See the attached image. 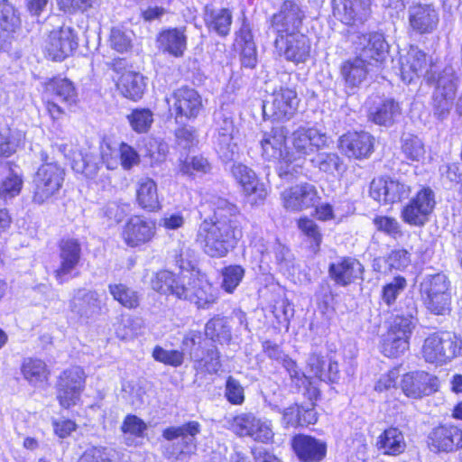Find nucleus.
I'll return each instance as SVG.
<instances>
[{"label":"nucleus","mask_w":462,"mask_h":462,"mask_svg":"<svg viewBox=\"0 0 462 462\" xmlns=\"http://www.w3.org/2000/svg\"><path fill=\"white\" fill-rule=\"evenodd\" d=\"M410 186L397 180L379 178L370 184V196L379 203L393 204L409 197Z\"/></svg>","instance_id":"19"},{"label":"nucleus","mask_w":462,"mask_h":462,"mask_svg":"<svg viewBox=\"0 0 462 462\" xmlns=\"http://www.w3.org/2000/svg\"><path fill=\"white\" fill-rule=\"evenodd\" d=\"M294 154L306 160V156L327 146L328 137L315 127L300 126L291 134Z\"/></svg>","instance_id":"18"},{"label":"nucleus","mask_w":462,"mask_h":462,"mask_svg":"<svg viewBox=\"0 0 462 462\" xmlns=\"http://www.w3.org/2000/svg\"><path fill=\"white\" fill-rule=\"evenodd\" d=\"M69 307L77 317L89 319L101 312V296L97 291L80 288L74 291Z\"/></svg>","instance_id":"24"},{"label":"nucleus","mask_w":462,"mask_h":462,"mask_svg":"<svg viewBox=\"0 0 462 462\" xmlns=\"http://www.w3.org/2000/svg\"><path fill=\"white\" fill-rule=\"evenodd\" d=\"M257 416L253 412H241L225 418L227 428L239 437L251 436Z\"/></svg>","instance_id":"42"},{"label":"nucleus","mask_w":462,"mask_h":462,"mask_svg":"<svg viewBox=\"0 0 462 462\" xmlns=\"http://www.w3.org/2000/svg\"><path fill=\"white\" fill-rule=\"evenodd\" d=\"M158 49L175 58L184 55L187 49V35L185 27H175L162 30L156 38Z\"/></svg>","instance_id":"32"},{"label":"nucleus","mask_w":462,"mask_h":462,"mask_svg":"<svg viewBox=\"0 0 462 462\" xmlns=\"http://www.w3.org/2000/svg\"><path fill=\"white\" fill-rule=\"evenodd\" d=\"M427 309L437 315H444L449 310L451 295L450 292H443L437 295L423 298Z\"/></svg>","instance_id":"57"},{"label":"nucleus","mask_w":462,"mask_h":462,"mask_svg":"<svg viewBox=\"0 0 462 462\" xmlns=\"http://www.w3.org/2000/svg\"><path fill=\"white\" fill-rule=\"evenodd\" d=\"M409 26L417 34H430L439 23V10L431 4L414 2L408 8Z\"/></svg>","instance_id":"10"},{"label":"nucleus","mask_w":462,"mask_h":462,"mask_svg":"<svg viewBox=\"0 0 462 462\" xmlns=\"http://www.w3.org/2000/svg\"><path fill=\"white\" fill-rule=\"evenodd\" d=\"M298 227L312 243L311 247L313 251L317 252L322 241V235L319 226L314 220L304 217L298 221Z\"/></svg>","instance_id":"59"},{"label":"nucleus","mask_w":462,"mask_h":462,"mask_svg":"<svg viewBox=\"0 0 462 462\" xmlns=\"http://www.w3.org/2000/svg\"><path fill=\"white\" fill-rule=\"evenodd\" d=\"M367 64L359 57L348 60L343 63L341 75L347 87L352 88L358 87L365 80L368 72Z\"/></svg>","instance_id":"39"},{"label":"nucleus","mask_w":462,"mask_h":462,"mask_svg":"<svg viewBox=\"0 0 462 462\" xmlns=\"http://www.w3.org/2000/svg\"><path fill=\"white\" fill-rule=\"evenodd\" d=\"M400 116V107L393 100H385L369 114L370 119L380 125H391Z\"/></svg>","instance_id":"44"},{"label":"nucleus","mask_w":462,"mask_h":462,"mask_svg":"<svg viewBox=\"0 0 462 462\" xmlns=\"http://www.w3.org/2000/svg\"><path fill=\"white\" fill-rule=\"evenodd\" d=\"M401 149L406 159L412 162H419L425 155L423 142L417 135L410 133L402 134Z\"/></svg>","instance_id":"48"},{"label":"nucleus","mask_w":462,"mask_h":462,"mask_svg":"<svg viewBox=\"0 0 462 462\" xmlns=\"http://www.w3.org/2000/svg\"><path fill=\"white\" fill-rule=\"evenodd\" d=\"M46 91L51 97L47 102V110L52 119H60L66 107L76 104L78 94L74 84L68 79H53L46 85Z\"/></svg>","instance_id":"6"},{"label":"nucleus","mask_w":462,"mask_h":462,"mask_svg":"<svg viewBox=\"0 0 462 462\" xmlns=\"http://www.w3.org/2000/svg\"><path fill=\"white\" fill-rule=\"evenodd\" d=\"M286 141L287 130L284 126L277 125L263 131L259 140L262 158L268 162H277L288 152Z\"/></svg>","instance_id":"25"},{"label":"nucleus","mask_w":462,"mask_h":462,"mask_svg":"<svg viewBox=\"0 0 462 462\" xmlns=\"http://www.w3.org/2000/svg\"><path fill=\"white\" fill-rule=\"evenodd\" d=\"M334 14L350 26L363 24L371 14L370 0H334Z\"/></svg>","instance_id":"23"},{"label":"nucleus","mask_w":462,"mask_h":462,"mask_svg":"<svg viewBox=\"0 0 462 462\" xmlns=\"http://www.w3.org/2000/svg\"><path fill=\"white\" fill-rule=\"evenodd\" d=\"M232 23V13L227 8L213 11L210 14L208 28L220 36H226L230 32Z\"/></svg>","instance_id":"50"},{"label":"nucleus","mask_w":462,"mask_h":462,"mask_svg":"<svg viewBox=\"0 0 462 462\" xmlns=\"http://www.w3.org/2000/svg\"><path fill=\"white\" fill-rule=\"evenodd\" d=\"M273 437L274 432L272 420L257 417L250 438L258 442L269 443L273 441Z\"/></svg>","instance_id":"58"},{"label":"nucleus","mask_w":462,"mask_h":462,"mask_svg":"<svg viewBox=\"0 0 462 462\" xmlns=\"http://www.w3.org/2000/svg\"><path fill=\"white\" fill-rule=\"evenodd\" d=\"M221 287L227 293H232L245 276V270L237 264L228 265L221 270Z\"/></svg>","instance_id":"51"},{"label":"nucleus","mask_w":462,"mask_h":462,"mask_svg":"<svg viewBox=\"0 0 462 462\" xmlns=\"http://www.w3.org/2000/svg\"><path fill=\"white\" fill-rule=\"evenodd\" d=\"M300 104L295 89L280 87L271 95V100L263 105V114L274 120H290L297 112Z\"/></svg>","instance_id":"9"},{"label":"nucleus","mask_w":462,"mask_h":462,"mask_svg":"<svg viewBox=\"0 0 462 462\" xmlns=\"http://www.w3.org/2000/svg\"><path fill=\"white\" fill-rule=\"evenodd\" d=\"M429 446L435 452H452L462 448V430L454 425H440L429 435Z\"/></svg>","instance_id":"28"},{"label":"nucleus","mask_w":462,"mask_h":462,"mask_svg":"<svg viewBox=\"0 0 462 462\" xmlns=\"http://www.w3.org/2000/svg\"><path fill=\"white\" fill-rule=\"evenodd\" d=\"M152 357L166 365L179 367L183 364L184 353L180 350H168L160 346H156L152 351Z\"/></svg>","instance_id":"55"},{"label":"nucleus","mask_w":462,"mask_h":462,"mask_svg":"<svg viewBox=\"0 0 462 462\" xmlns=\"http://www.w3.org/2000/svg\"><path fill=\"white\" fill-rule=\"evenodd\" d=\"M86 374L80 366H71L59 376L56 389L61 407L69 409L77 404L84 389Z\"/></svg>","instance_id":"5"},{"label":"nucleus","mask_w":462,"mask_h":462,"mask_svg":"<svg viewBox=\"0 0 462 462\" xmlns=\"http://www.w3.org/2000/svg\"><path fill=\"white\" fill-rule=\"evenodd\" d=\"M177 298L189 300L198 308L208 309L216 302L217 292L207 281L193 279L184 282L182 288L177 291Z\"/></svg>","instance_id":"21"},{"label":"nucleus","mask_w":462,"mask_h":462,"mask_svg":"<svg viewBox=\"0 0 462 462\" xmlns=\"http://www.w3.org/2000/svg\"><path fill=\"white\" fill-rule=\"evenodd\" d=\"M292 448L299 459L303 462L320 461L325 457L327 452L324 442L306 435L294 437Z\"/></svg>","instance_id":"33"},{"label":"nucleus","mask_w":462,"mask_h":462,"mask_svg":"<svg viewBox=\"0 0 462 462\" xmlns=\"http://www.w3.org/2000/svg\"><path fill=\"white\" fill-rule=\"evenodd\" d=\"M432 61L424 51L417 47H411L401 63V76L404 82L411 83L416 78L427 77L428 81L434 80L430 76Z\"/></svg>","instance_id":"16"},{"label":"nucleus","mask_w":462,"mask_h":462,"mask_svg":"<svg viewBox=\"0 0 462 462\" xmlns=\"http://www.w3.org/2000/svg\"><path fill=\"white\" fill-rule=\"evenodd\" d=\"M406 287V280L403 277L397 276L393 281L383 287L382 299L388 305L391 306L395 302L397 297Z\"/></svg>","instance_id":"60"},{"label":"nucleus","mask_w":462,"mask_h":462,"mask_svg":"<svg viewBox=\"0 0 462 462\" xmlns=\"http://www.w3.org/2000/svg\"><path fill=\"white\" fill-rule=\"evenodd\" d=\"M146 429V423L137 416L132 414L125 416L121 426V430L124 433H128L135 437H143Z\"/></svg>","instance_id":"64"},{"label":"nucleus","mask_w":462,"mask_h":462,"mask_svg":"<svg viewBox=\"0 0 462 462\" xmlns=\"http://www.w3.org/2000/svg\"><path fill=\"white\" fill-rule=\"evenodd\" d=\"M81 256V247L75 239L62 240L60 245V264L54 271V277L62 284L78 275L76 271Z\"/></svg>","instance_id":"14"},{"label":"nucleus","mask_w":462,"mask_h":462,"mask_svg":"<svg viewBox=\"0 0 462 462\" xmlns=\"http://www.w3.org/2000/svg\"><path fill=\"white\" fill-rule=\"evenodd\" d=\"M414 308H411L407 315H396L393 318L381 344V352L385 356L398 357L409 349V338L414 328Z\"/></svg>","instance_id":"2"},{"label":"nucleus","mask_w":462,"mask_h":462,"mask_svg":"<svg viewBox=\"0 0 462 462\" xmlns=\"http://www.w3.org/2000/svg\"><path fill=\"white\" fill-rule=\"evenodd\" d=\"M79 462H118V453L107 447H92L79 457Z\"/></svg>","instance_id":"49"},{"label":"nucleus","mask_w":462,"mask_h":462,"mask_svg":"<svg viewBox=\"0 0 462 462\" xmlns=\"http://www.w3.org/2000/svg\"><path fill=\"white\" fill-rule=\"evenodd\" d=\"M457 92V79L452 69H445L437 80V88L433 96L434 114L440 119L445 118L453 107Z\"/></svg>","instance_id":"13"},{"label":"nucleus","mask_w":462,"mask_h":462,"mask_svg":"<svg viewBox=\"0 0 462 462\" xmlns=\"http://www.w3.org/2000/svg\"><path fill=\"white\" fill-rule=\"evenodd\" d=\"M312 164L321 171L334 173L339 171L342 162L339 156L334 152H321L311 160Z\"/></svg>","instance_id":"54"},{"label":"nucleus","mask_w":462,"mask_h":462,"mask_svg":"<svg viewBox=\"0 0 462 462\" xmlns=\"http://www.w3.org/2000/svg\"><path fill=\"white\" fill-rule=\"evenodd\" d=\"M339 148L348 157L365 158L373 152L374 137L366 132L347 133L340 137Z\"/></svg>","instance_id":"31"},{"label":"nucleus","mask_w":462,"mask_h":462,"mask_svg":"<svg viewBox=\"0 0 462 462\" xmlns=\"http://www.w3.org/2000/svg\"><path fill=\"white\" fill-rule=\"evenodd\" d=\"M108 291L125 308L134 309L139 305L138 293L124 283L108 284Z\"/></svg>","instance_id":"45"},{"label":"nucleus","mask_w":462,"mask_h":462,"mask_svg":"<svg viewBox=\"0 0 462 462\" xmlns=\"http://www.w3.org/2000/svg\"><path fill=\"white\" fill-rule=\"evenodd\" d=\"M214 220H204L199 227L197 242L210 257H225L243 236L242 220L236 205L217 198L213 202Z\"/></svg>","instance_id":"1"},{"label":"nucleus","mask_w":462,"mask_h":462,"mask_svg":"<svg viewBox=\"0 0 462 462\" xmlns=\"http://www.w3.org/2000/svg\"><path fill=\"white\" fill-rule=\"evenodd\" d=\"M449 283L445 274L425 275L420 282L422 298L449 291Z\"/></svg>","instance_id":"47"},{"label":"nucleus","mask_w":462,"mask_h":462,"mask_svg":"<svg viewBox=\"0 0 462 462\" xmlns=\"http://www.w3.org/2000/svg\"><path fill=\"white\" fill-rule=\"evenodd\" d=\"M205 334L221 344H227L232 338L231 327L225 317L217 316L209 319L205 327Z\"/></svg>","instance_id":"43"},{"label":"nucleus","mask_w":462,"mask_h":462,"mask_svg":"<svg viewBox=\"0 0 462 462\" xmlns=\"http://www.w3.org/2000/svg\"><path fill=\"white\" fill-rule=\"evenodd\" d=\"M132 32L113 28L110 35V44L118 52L127 51L132 45Z\"/></svg>","instance_id":"62"},{"label":"nucleus","mask_w":462,"mask_h":462,"mask_svg":"<svg viewBox=\"0 0 462 462\" xmlns=\"http://www.w3.org/2000/svg\"><path fill=\"white\" fill-rule=\"evenodd\" d=\"M436 205L435 193L430 188H422L403 207L402 210V220L414 226H422L430 219Z\"/></svg>","instance_id":"7"},{"label":"nucleus","mask_w":462,"mask_h":462,"mask_svg":"<svg viewBox=\"0 0 462 462\" xmlns=\"http://www.w3.org/2000/svg\"><path fill=\"white\" fill-rule=\"evenodd\" d=\"M225 397L234 405H242L245 402V390L241 383L232 376H228L225 386Z\"/></svg>","instance_id":"61"},{"label":"nucleus","mask_w":462,"mask_h":462,"mask_svg":"<svg viewBox=\"0 0 462 462\" xmlns=\"http://www.w3.org/2000/svg\"><path fill=\"white\" fill-rule=\"evenodd\" d=\"M184 285V282L177 278L169 271L158 272L152 280V287L154 291L166 295L177 297V291Z\"/></svg>","instance_id":"41"},{"label":"nucleus","mask_w":462,"mask_h":462,"mask_svg":"<svg viewBox=\"0 0 462 462\" xmlns=\"http://www.w3.org/2000/svg\"><path fill=\"white\" fill-rule=\"evenodd\" d=\"M220 355L218 350L213 346L207 351V356L201 357L200 355H191V360L194 361V368L199 373L217 374L221 368Z\"/></svg>","instance_id":"46"},{"label":"nucleus","mask_w":462,"mask_h":462,"mask_svg":"<svg viewBox=\"0 0 462 462\" xmlns=\"http://www.w3.org/2000/svg\"><path fill=\"white\" fill-rule=\"evenodd\" d=\"M136 200L138 205L150 212L161 208L156 182L148 177L141 178L136 185Z\"/></svg>","instance_id":"35"},{"label":"nucleus","mask_w":462,"mask_h":462,"mask_svg":"<svg viewBox=\"0 0 462 462\" xmlns=\"http://www.w3.org/2000/svg\"><path fill=\"white\" fill-rule=\"evenodd\" d=\"M21 371L23 378L33 386H42L50 376V370L44 361L38 358H25Z\"/></svg>","instance_id":"36"},{"label":"nucleus","mask_w":462,"mask_h":462,"mask_svg":"<svg viewBox=\"0 0 462 462\" xmlns=\"http://www.w3.org/2000/svg\"><path fill=\"white\" fill-rule=\"evenodd\" d=\"M78 42L74 31L70 27H60L51 32L44 49L47 55L53 60H62L77 48Z\"/></svg>","instance_id":"20"},{"label":"nucleus","mask_w":462,"mask_h":462,"mask_svg":"<svg viewBox=\"0 0 462 462\" xmlns=\"http://www.w3.org/2000/svg\"><path fill=\"white\" fill-rule=\"evenodd\" d=\"M376 445L383 454L393 456L402 453L406 448L404 436L397 428L385 430L379 436Z\"/></svg>","instance_id":"38"},{"label":"nucleus","mask_w":462,"mask_h":462,"mask_svg":"<svg viewBox=\"0 0 462 462\" xmlns=\"http://www.w3.org/2000/svg\"><path fill=\"white\" fill-rule=\"evenodd\" d=\"M460 349L461 341L455 334L440 332L424 340L421 353L426 362L442 365L456 357Z\"/></svg>","instance_id":"3"},{"label":"nucleus","mask_w":462,"mask_h":462,"mask_svg":"<svg viewBox=\"0 0 462 462\" xmlns=\"http://www.w3.org/2000/svg\"><path fill=\"white\" fill-rule=\"evenodd\" d=\"M217 128L214 145L219 158L230 162L239 152L237 140L235 136V125L230 118L224 117Z\"/></svg>","instance_id":"27"},{"label":"nucleus","mask_w":462,"mask_h":462,"mask_svg":"<svg viewBox=\"0 0 462 462\" xmlns=\"http://www.w3.org/2000/svg\"><path fill=\"white\" fill-rule=\"evenodd\" d=\"M64 180V170L56 162L41 165L34 177L33 200L42 204L57 193Z\"/></svg>","instance_id":"4"},{"label":"nucleus","mask_w":462,"mask_h":462,"mask_svg":"<svg viewBox=\"0 0 462 462\" xmlns=\"http://www.w3.org/2000/svg\"><path fill=\"white\" fill-rule=\"evenodd\" d=\"M167 13L168 10L162 5L161 0H150L147 7L141 8V17L148 23L161 20Z\"/></svg>","instance_id":"63"},{"label":"nucleus","mask_w":462,"mask_h":462,"mask_svg":"<svg viewBox=\"0 0 462 462\" xmlns=\"http://www.w3.org/2000/svg\"><path fill=\"white\" fill-rule=\"evenodd\" d=\"M305 14L300 6L293 1H285L280 10L272 17V28L276 36L299 32L302 26Z\"/></svg>","instance_id":"12"},{"label":"nucleus","mask_w":462,"mask_h":462,"mask_svg":"<svg viewBox=\"0 0 462 462\" xmlns=\"http://www.w3.org/2000/svg\"><path fill=\"white\" fill-rule=\"evenodd\" d=\"M282 365L290 374L291 379L297 386H310V388L308 389L310 394L317 397L319 392L315 386H312L314 383L310 380L309 375H306L298 369L296 363L292 359L288 357L284 358Z\"/></svg>","instance_id":"52"},{"label":"nucleus","mask_w":462,"mask_h":462,"mask_svg":"<svg viewBox=\"0 0 462 462\" xmlns=\"http://www.w3.org/2000/svg\"><path fill=\"white\" fill-rule=\"evenodd\" d=\"M155 233L154 221L142 216H133L124 226L122 238L128 246L137 247L151 242Z\"/></svg>","instance_id":"17"},{"label":"nucleus","mask_w":462,"mask_h":462,"mask_svg":"<svg viewBox=\"0 0 462 462\" xmlns=\"http://www.w3.org/2000/svg\"><path fill=\"white\" fill-rule=\"evenodd\" d=\"M274 47L280 56L296 65L305 63L311 51L310 40L300 32L276 36Z\"/></svg>","instance_id":"8"},{"label":"nucleus","mask_w":462,"mask_h":462,"mask_svg":"<svg viewBox=\"0 0 462 462\" xmlns=\"http://www.w3.org/2000/svg\"><path fill=\"white\" fill-rule=\"evenodd\" d=\"M364 267L353 257H342L330 263L328 273L330 278L339 286H347L358 279H363Z\"/></svg>","instance_id":"30"},{"label":"nucleus","mask_w":462,"mask_h":462,"mask_svg":"<svg viewBox=\"0 0 462 462\" xmlns=\"http://www.w3.org/2000/svg\"><path fill=\"white\" fill-rule=\"evenodd\" d=\"M319 199L317 188L307 182L286 189L282 193V205L291 211H300L313 207Z\"/></svg>","instance_id":"22"},{"label":"nucleus","mask_w":462,"mask_h":462,"mask_svg":"<svg viewBox=\"0 0 462 462\" xmlns=\"http://www.w3.org/2000/svg\"><path fill=\"white\" fill-rule=\"evenodd\" d=\"M20 23V17L14 7L7 0L0 1V27L4 31L14 32Z\"/></svg>","instance_id":"53"},{"label":"nucleus","mask_w":462,"mask_h":462,"mask_svg":"<svg viewBox=\"0 0 462 462\" xmlns=\"http://www.w3.org/2000/svg\"><path fill=\"white\" fill-rule=\"evenodd\" d=\"M359 45L361 49L358 57L367 63L370 60L383 61L388 51L383 35L378 32L362 35Z\"/></svg>","instance_id":"34"},{"label":"nucleus","mask_w":462,"mask_h":462,"mask_svg":"<svg viewBox=\"0 0 462 462\" xmlns=\"http://www.w3.org/2000/svg\"><path fill=\"white\" fill-rule=\"evenodd\" d=\"M201 426L198 421H189L181 426L169 427L162 432L167 440H176L173 443L172 455L190 454L196 449V436L200 432Z\"/></svg>","instance_id":"15"},{"label":"nucleus","mask_w":462,"mask_h":462,"mask_svg":"<svg viewBox=\"0 0 462 462\" xmlns=\"http://www.w3.org/2000/svg\"><path fill=\"white\" fill-rule=\"evenodd\" d=\"M170 110L175 114L176 120L183 117L195 118L202 108V100L199 93L189 88H180L167 98Z\"/></svg>","instance_id":"11"},{"label":"nucleus","mask_w":462,"mask_h":462,"mask_svg":"<svg viewBox=\"0 0 462 462\" xmlns=\"http://www.w3.org/2000/svg\"><path fill=\"white\" fill-rule=\"evenodd\" d=\"M231 172L252 203L265 199L267 196L265 185L258 180L252 169L242 163H236L232 166Z\"/></svg>","instance_id":"26"},{"label":"nucleus","mask_w":462,"mask_h":462,"mask_svg":"<svg viewBox=\"0 0 462 462\" xmlns=\"http://www.w3.org/2000/svg\"><path fill=\"white\" fill-rule=\"evenodd\" d=\"M305 159L294 154V152H285V154L277 160V173L280 178L292 181L303 175Z\"/></svg>","instance_id":"37"},{"label":"nucleus","mask_w":462,"mask_h":462,"mask_svg":"<svg viewBox=\"0 0 462 462\" xmlns=\"http://www.w3.org/2000/svg\"><path fill=\"white\" fill-rule=\"evenodd\" d=\"M117 87L125 97L137 100L142 97L145 90L146 84L142 75L128 71L121 76Z\"/></svg>","instance_id":"40"},{"label":"nucleus","mask_w":462,"mask_h":462,"mask_svg":"<svg viewBox=\"0 0 462 462\" xmlns=\"http://www.w3.org/2000/svg\"><path fill=\"white\" fill-rule=\"evenodd\" d=\"M128 121L137 133H145L153 122L152 113L149 109L134 110L128 116Z\"/></svg>","instance_id":"56"},{"label":"nucleus","mask_w":462,"mask_h":462,"mask_svg":"<svg viewBox=\"0 0 462 462\" xmlns=\"http://www.w3.org/2000/svg\"><path fill=\"white\" fill-rule=\"evenodd\" d=\"M402 389L408 397L421 398L437 391L438 379L424 371L408 373L402 380Z\"/></svg>","instance_id":"29"}]
</instances>
